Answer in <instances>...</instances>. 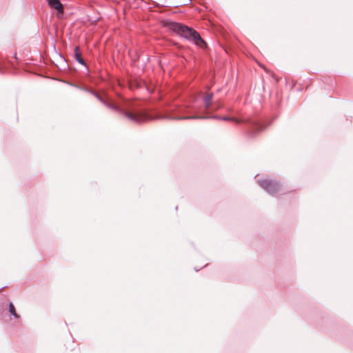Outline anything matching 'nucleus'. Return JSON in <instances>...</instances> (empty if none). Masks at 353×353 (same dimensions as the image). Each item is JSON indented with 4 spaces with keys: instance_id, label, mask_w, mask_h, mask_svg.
Listing matches in <instances>:
<instances>
[{
    "instance_id": "1",
    "label": "nucleus",
    "mask_w": 353,
    "mask_h": 353,
    "mask_svg": "<svg viewBox=\"0 0 353 353\" xmlns=\"http://www.w3.org/2000/svg\"><path fill=\"white\" fill-rule=\"evenodd\" d=\"M172 28L181 37L193 41L197 46L200 48L205 47V41L199 34L192 28L178 23H172Z\"/></svg>"
},
{
    "instance_id": "2",
    "label": "nucleus",
    "mask_w": 353,
    "mask_h": 353,
    "mask_svg": "<svg viewBox=\"0 0 353 353\" xmlns=\"http://www.w3.org/2000/svg\"><path fill=\"white\" fill-rule=\"evenodd\" d=\"M259 185L270 194H274L279 190L277 183L270 180H263L259 181Z\"/></svg>"
},
{
    "instance_id": "3",
    "label": "nucleus",
    "mask_w": 353,
    "mask_h": 353,
    "mask_svg": "<svg viewBox=\"0 0 353 353\" xmlns=\"http://www.w3.org/2000/svg\"><path fill=\"white\" fill-rule=\"evenodd\" d=\"M125 116L132 121H134L138 123H141L145 122L150 118L145 113H138V114H132V113H126Z\"/></svg>"
},
{
    "instance_id": "4",
    "label": "nucleus",
    "mask_w": 353,
    "mask_h": 353,
    "mask_svg": "<svg viewBox=\"0 0 353 353\" xmlns=\"http://www.w3.org/2000/svg\"><path fill=\"white\" fill-rule=\"evenodd\" d=\"M48 5L57 11V16L60 17L63 13V8L59 0H48Z\"/></svg>"
},
{
    "instance_id": "5",
    "label": "nucleus",
    "mask_w": 353,
    "mask_h": 353,
    "mask_svg": "<svg viewBox=\"0 0 353 353\" xmlns=\"http://www.w3.org/2000/svg\"><path fill=\"white\" fill-rule=\"evenodd\" d=\"M212 99V94H208L203 99V102L206 108H208L211 105V101Z\"/></svg>"
},
{
    "instance_id": "6",
    "label": "nucleus",
    "mask_w": 353,
    "mask_h": 353,
    "mask_svg": "<svg viewBox=\"0 0 353 353\" xmlns=\"http://www.w3.org/2000/svg\"><path fill=\"white\" fill-rule=\"evenodd\" d=\"M9 312L16 319H18L19 317V316L16 312V310H15V307H14V305L12 303H10V305H9Z\"/></svg>"
},
{
    "instance_id": "7",
    "label": "nucleus",
    "mask_w": 353,
    "mask_h": 353,
    "mask_svg": "<svg viewBox=\"0 0 353 353\" xmlns=\"http://www.w3.org/2000/svg\"><path fill=\"white\" fill-rule=\"evenodd\" d=\"M75 57H76V59L77 60V61L81 64H83V59H81V54L79 53V49L78 47H76L75 48Z\"/></svg>"
},
{
    "instance_id": "8",
    "label": "nucleus",
    "mask_w": 353,
    "mask_h": 353,
    "mask_svg": "<svg viewBox=\"0 0 353 353\" xmlns=\"http://www.w3.org/2000/svg\"><path fill=\"white\" fill-rule=\"evenodd\" d=\"M222 119H223V120H230V118L223 117V118H222Z\"/></svg>"
},
{
    "instance_id": "9",
    "label": "nucleus",
    "mask_w": 353,
    "mask_h": 353,
    "mask_svg": "<svg viewBox=\"0 0 353 353\" xmlns=\"http://www.w3.org/2000/svg\"><path fill=\"white\" fill-rule=\"evenodd\" d=\"M192 117H185L184 119H192Z\"/></svg>"
}]
</instances>
